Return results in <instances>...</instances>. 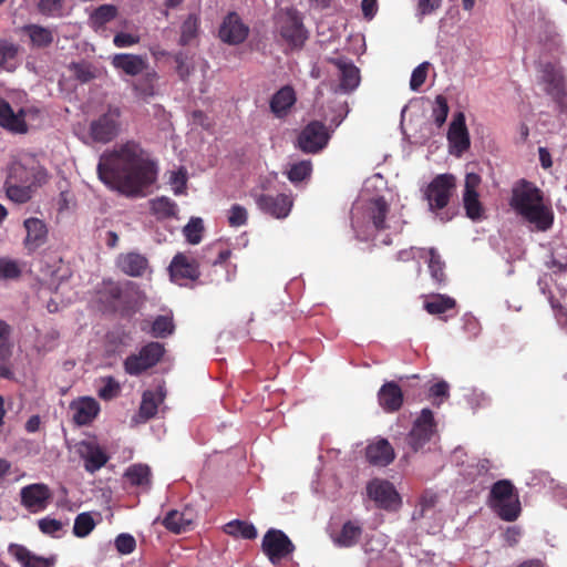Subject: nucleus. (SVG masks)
<instances>
[{
    "mask_svg": "<svg viewBox=\"0 0 567 567\" xmlns=\"http://www.w3.org/2000/svg\"><path fill=\"white\" fill-rule=\"evenodd\" d=\"M96 171L100 181L109 188L127 196L140 195L157 177L156 163L133 141L102 153Z\"/></svg>",
    "mask_w": 567,
    "mask_h": 567,
    "instance_id": "f257e3e1",
    "label": "nucleus"
},
{
    "mask_svg": "<svg viewBox=\"0 0 567 567\" xmlns=\"http://www.w3.org/2000/svg\"><path fill=\"white\" fill-rule=\"evenodd\" d=\"M405 221L391 210L389 203L381 196L358 202L352 208V228L360 240H372L390 245L391 236L402 231Z\"/></svg>",
    "mask_w": 567,
    "mask_h": 567,
    "instance_id": "f03ea898",
    "label": "nucleus"
},
{
    "mask_svg": "<svg viewBox=\"0 0 567 567\" xmlns=\"http://www.w3.org/2000/svg\"><path fill=\"white\" fill-rule=\"evenodd\" d=\"M511 206L517 215L539 231H546L553 226V210L544 202L542 190L532 183L523 181L514 187Z\"/></svg>",
    "mask_w": 567,
    "mask_h": 567,
    "instance_id": "7ed1b4c3",
    "label": "nucleus"
},
{
    "mask_svg": "<svg viewBox=\"0 0 567 567\" xmlns=\"http://www.w3.org/2000/svg\"><path fill=\"white\" fill-rule=\"evenodd\" d=\"M456 188V179L452 174H440L427 185L424 197L429 209L442 221H450L455 216V210L449 207Z\"/></svg>",
    "mask_w": 567,
    "mask_h": 567,
    "instance_id": "20e7f679",
    "label": "nucleus"
},
{
    "mask_svg": "<svg viewBox=\"0 0 567 567\" xmlns=\"http://www.w3.org/2000/svg\"><path fill=\"white\" fill-rule=\"evenodd\" d=\"M277 28L281 38L291 48H301L308 38L302 19L293 8H287L278 13Z\"/></svg>",
    "mask_w": 567,
    "mask_h": 567,
    "instance_id": "39448f33",
    "label": "nucleus"
},
{
    "mask_svg": "<svg viewBox=\"0 0 567 567\" xmlns=\"http://www.w3.org/2000/svg\"><path fill=\"white\" fill-rule=\"evenodd\" d=\"M47 173L33 156L24 155L11 163L8 171V183L35 186L45 181Z\"/></svg>",
    "mask_w": 567,
    "mask_h": 567,
    "instance_id": "423d86ee",
    "label": "nucleus"
},
{
    "mask_svg": "<svg viewBox=\"0 0 567 567\" xmlns=\"http://www.w3.org/2000/svg\"><path fill=\"white\" fill-rule=\"evenodd\" d=\"M327 62L331 66V72L338 78L339 84L336 86V93L350 94L360 85V70L354 65L352 60L342 56L327 58Z\"/></svg>",
    "mask_w": 567,
    "mask_h": 567,
    "instance_id": "0eeeda50",
    "label": "nucleus"
},
{
    "mask_svg": "<svg viewBox=\"0 0 567 567\" xmlns=\"http://www.w3.org/2000/svg\"><path fill=\"white\" fill-rule=\"evenodd\" d=\"M40 111L33 106L19 107L14 111L6 100L0 97V125L10 132L25 133L28 123L37 120Z\"/></svg>",
    "mask_w": 567,
    "mask_h": 567,
    "instance_id": "6e6552de",
    "label": "nucleus"
},
{
    "mask_svg": "<svg viewBox=\"0 0 567 567\" xmlns=\"http://www.w3.org/2000/svg\"><path fill=\"white\" fill-rule=\"evenodd\" d=\"M118 107H109V110L90 123L89 134L92 141L96 143H109L114 140L120 132Z\"/></svg>",
    "mask_w": 567,
    "mask_h": 567,
    "instance_id": "1a4fd4ad",
    "label": "nucleus"
},
{
    "mask_svg": "<svg viewBox=\"0 0 567 567\" xmlns=\"http://www.w3.org/2000/svg\"><path fill=\"white\" fill-rule=\"evenodd\" d=\"M435 435V422L431 410L423 409L413 422V426L405 437L406 445L412 452L422 450Z\"/></svg>",
    "mask_w": 567,
    "mask_h": 567,
    "instance_id": "9d476101",
    "label": "nucleus"
},
{
    "mask_svg": "<svg viewBox=\"0 0 567 567\" xmlns=\"http://www.w3.org/2000/svg\"><path fill=\"white\" fill-rule=\"evenodd\" d=\"M164 354V347L159 342H150L138 353L128 355L124 361L125 372L138 375L154 367Z\"/></svg>",
    "mask_w": 567,
    "mask_h": 567,
    "instance_id": "9b49d317",
    "label": "nucleus"
},
{
    "mask_svg": "<svg viewBox=\"0 0 567 567\" xmlns=\"http://www.w3.org/2000/svg\"><path fill=\"white\" fill-rule=\"evenodd\" d=\"M329 140L330 134L326 125L321 122L313 121L300 132L297 144L303 153L316 154L328 145Z\"/></svg>",
    "mask_w": 567,
    "mask_h": 567,
    "instance_id": "f8f14e48",
    "label": "nucleus"
},
{
    "mask_svg": "<svg viewBox=\"0 0 567 567\" xmlns=\"http://www.w3.org/2000/svg\"><path fill=\"white\" fill-rule=\"evenodd\" d=\"M540 81L546 93L550 95L560 107H566L567 91L561 69L550 63L543 65Z\"/></svg>",
    "mask_w": 567,
    "mask_h": 567,
    "instance_id": "ddd939ff",
    "label": "nucleus"
},
{
    "mask_svg": "<svg viewBox=\"0 0 567 567\" xmlns=\"http://www.w3.org/2000/svg\"><path fill=\"white\" fill-rule=\"evenodd\" d=\"M74 452L83 460L86 472L93 474L109 461L105 450L95 440H82L74 444Z\"/></svg>",
    "mask_w": 567,
    "mask_h": 567,
    "instance_id": "4468645a",
    "label": "nucleus"
},
{
    "mask_svg": "<svg viewBox=\"0 0 567 567\" xmlns=\"http://www.w3.org/2000/svg\"><path fill=\"white\" fill-rule=\"evenodd\" d=\"M249 27L236 12H229L221 21L218 37L229 45H237L246 41L249 35Z\"/></svg>",
    "mask_w": 567,
    "mask_h": 567,
    "instance_id": "2eb2a0df",
    "label": "nucleus"
},
{
    "mask_svg": "<svg viewBox=\"0 0 567 567\" xmlns=\"http://www.w3.org/2000/svg\"><path fill=\"white\" fill-rule=\"evenodd\" d=\"M261 546L272 564H277L293 550V545L288 536L278 529H269L262 538Z\"/></svg>",
    "mask_w": 567,
    "mask_h": 567,
    "instance_id": "dca6fc26",
    "label": "nucleus"
},
{
    "mask_svg": "<svg viewBox=\"0 0 567 567\" xmlns=\"http://www.w3.org/2000/svg\"><path fill=\"white\" fill-rule=\"evenodd\" d=\"M367 491L370 498L384 509H396L401 504L399 493L388 481L373 480L368 484Z\"/></svg>",
    "mask_w": 567,
    "mask_h": 567,
    "instance_id": "f3484780",
    "label": "nucleus"
},
{
    "mask_svg": "<svg viewBox=\"0 0 567 567\" xmlns=\"http://www.w3.org/2000/svg\"><path fill=\"white\" fill-rule=\"evenodd\" d=\"M549 268L551 274L544 275L538 280L539 289L543 293H546L549 282L553 281L560 297L567 302V259L558 260L553 258Z\"/></svg>",
    "mask_w": 567,
    "mask_h": 567,
    "instance_id": "a211bd4d",
    "label": "nucleus"
},
{
    "mask_svg": "<svg viewBox=\"0 0 567 567\" xmlns=\"http://www.w3.org/2000/svg\"><path fill=\"white\" fill-rule=\"evenodd\" d=\"M480 185L481 176L478 174H466L463 192V205L466 210V216L473 220L478 219L483 214V207L477 193Z\"/></svg>",
    "mask_w": 567,
    "mask_h": 567,
    "instance_id": "6ab92c4d",
    "label": "nucleus"
},
{
    "mask_svg": "<svg viewBox=\"0 0 567 567\" xmlns=\"http://www.w3.org/2000/svg\"><path fill=\"white\" fill-rule=\"evenodd\" d=\"M198 262L184 254H177L171 265L169 272L172 280L179 286L185 285L186 280H195L199 277Z\"/></svg>",
    "mask_w": 567,
    "mask_h": 567,
    "instance_id": "aec40b11",
    "label": "nucleus"
},
{
    "mask_svg": "<svg viewBox=\"0 0 567 567\" xmlns=\"http://www.w3.org/2000/svg\"><path fill=\"white\" fill-rule=\"evenodd\" d=\"M447 141L452 153L461 156L470 147V136L465 125V115L458 112L454 115L447 132Z\"/></svg>",
    "mask_w": 567,
    "mask_h": 567,
    "instance_id": "412c9836",
    "label": "nucleus"
},
{
    "mask_svg": "<svg viewBox=\"0 0 567 567\" xmlns=\"http://www.w3.org/2000/svg\"><path fill=\"white\" fill-rule=\"evenodd\" d=\"M21 503L30 512L43 511L51 497V492L45 484L37 483L24 486L21 492Z\"/></svg>",
    "mask_w": 567,
    "mask_h": 567,
    "instance_id": "4be33fe9",
    "label": "nucleus"
},
{
    "mask_svg": "<svg viewBox=\"0 0 567 567\" xmlns=\"http://www.w3.org/2000/svg\"><path fill=\"white\" fill-rule=\"evenodd\" d=\"M257 206L264 213L269 214L276 218H286L292 207V199L285 195H260L256 199Z\"/></svg>",
    "mask_w": 567,
    "mask_h": 567,
    "instance_id": "5701e85b",
    "label": "nucleus"
},
{
    "mask_svg": "<svg viewBox=\"0 0 567 567\" xmlns=\"http://www.w3.org/2000/svg\"><path fill=\"white\" fill-rule=\"evenodd\" d=\"M8 553L22 567H54L56 564L55 555H51L49 557L39 556L19 544L9 545Z\"/></svg>",
    "mask_w": 567,
    "mask_h": 567,
    "instance_id": "b1692460",
    "label": "nucleus"
},
{
    "mask_svg": "<svg viewBox=\"0 0 567 567\" xmlns=\"http://www.w3.org/2000/svg\"><path fill=\"white\" fill-rule=\"evenodd\" d=\"M70 410L75 424H90L100 412L99 402L91 396H82L71 402Z\"/></svg>",
    "mask_w": 567,
    "mask_h": 567,
    "instance_id": "393cba45",
    "label": "nucleus"
},
{
    "mask_svg": "<svg viewBox=\"0 0 567 567\" xmlns=\"http://www.w3.org/2000/svg\"><path fill=\"white\" fill-rule=\"evenodd\" d=\"M23 227L27 233L23 245L28 251H34L47 243L49 230L42 219L37 217L27 218L23 221Z\"/></svg>",
    "mask_w": 567,
    "mask_h": 567,
    "instance_id": "a878e982",
    "label": "nucleus"
},
{
    "mask_svg": "<svg viewBox=\"0 0 567 567\" xmlns=\"http://www.w3.org/2000/svg\"><path fill=\"white\" fill-rule=\"evenodd\" d=\"M379 405L385 412H395L403 404V392L394 381L385 382L378 391Z\"/></svg>",
    "mask_w": 567,
    "mask_h": 567,
    "instance_id": "bb28decb",
    "label": "nucleus"
},
{
    "mask_svg": "<svg viewBox=\"0 0 567 567\" xmlns=\"http://www.w3.org/2000/svg\"><path fill=\"white\" fill-rule=\"evenodd\" d=\"M112 64L115 69L122 70L131 76L143 73L147 66V59L143 55L131 53H117L112 58Z\"/></svg>",
    "mask_w": 567,
    "mask_h": 567,
    "instance_id": "cd10ccee",
    "label": "nucleus"
},
{
    "mask_svg": "<svg viewBox=\"0 0 567 567\" xmlns=\"http://www.w3.org/2000/svg\"><path fill=\"white\" fill-rule=\"evenodd\" d=\"M116 266L127 276L141 277L147 270L148 261L145 256L138 252H126L117 257Z\"/></svg>",
    "mask_w": 567,
    "mask_h": 567,
    "instance_id": "c85d7f7f",
    "label": "nucleus"
},
{
    "mask_svg": "<svg viewBox=\"0 0 567 567\" xmlns=\"http://www.w3.org/2000/svg\"><path fill=\"white\" fill-rule=\"evenodd\" d=\"M194 523V514L190 509L183 512L171 511L163 519V525L175 534H181L189 530Z\"/></svg>",
    "mask_w": 567,
    "mask_h": 567,
    "instance_id": "c756f323",
    "label": "nucleus"
},
{
    "mask_svg": "<svg viewBox=\"0 0 567 567\" xmlns=\"http://www.w3.org/2000/svg\"><path fill=\"white\" fill-rule=\"evenodd\" d=\"M368 461L378 466H385L394 458V451L386 440H379L367 447Z\"/></svg>",
    "mask_w": 567,
    "mask_h": 567,
    "instance_id": "7c9ffc66",
    "label": "nucleus"
},
{
    "mask_svg": "<svg viewBox=\"0 0 567 567\" xmlns=\"http://www.w3.org/2000/svg\"><path fill=\"white\" fill-rule=\"evenodd\" d=\"M296 102V94L291 86L286 85L278 90L270 100V110L277 117H284Z\"/></svg>",
    "mask_w": 567,
    "mask_h": 567,
    "instance_id": "2f4dec72",
    "label": "nucleus"
},
{
    "mask_svg": "<svg viewBox=\"0 0 567 567\" xmlns=\"http://www.w3.org/2000/svg\"><path fill=\"white\" fill-rule=\"evenodd\" d=\"M362 532V525L358 520H348L342 525L341 530L333 536V543L339 547H352L359 542Z\"/></svg>",
    "mask_w": 567,
    "mask_h": 567,
    "instance_id": "473e14b6",
    "label": "nucleus"
},
{
    "mask_svg": "<svg viewBox=\"0 0 567 567\" xmlns=\"http://www.w3.org/2000/svg\"><path fill=\"white\" fill-rule=\"evenodd\" d=\"M117 16V8L113 4H102L96 8L89 18L90 25L100 31Z\"/></svg>",
    "mask_w": 567,
    "mask_h": 567,
    "instance_id": "72a5a7b5",
    "label": "nucleus"
},
{
    "mask_svg": "<svg viewBox=\"0 0 567 567\" xmlns=\"http://www.w3.org/2000/svg\"><path fill=\"white\" fill-rule=\"evenodd\" d=\"M492 507L495 513L506 522L515 520L520 513V503L518 496L493 503Z\"/></svg>",
    "mask_w": 567,
    "mask_h": 567,
    "instance_id": "f704fd0d",
    "label": "nucleus"
},
{
    "mask_svg": "<svg viewBox=\"0 0 567 567\" xmlns=\"http://www.w3.org/2000/svg\"><path fill=\"white\" fill-rule=\"evenodd\" d=\"M226 534L234 537H241L244 539H254L257 537L256 527L247 522L234 519L224 526Z\"/></svg>",
    "mask_w": 567,
    "mask_h": 567,
    "instance_id": "c9c22d12",
    "label": "nucleus"
},
{
    "mask_svg": "<svg viewBox=\"0 0 567 567\" xmlns=\"http://www.w3.org/2000/svg\"><path fill=\"white\" fill-rule=\"evenodd\" d=\"M454 307L455 300L445 295H433L424 302V308L431 315H441Z\"/></svg>",
    "mask_w": 567,
    "mask_h": 567,
    "instance_id": "e433bc0d",
    "label": "nucleus"
},
{
    "mask_svg": "<svg viewBox=\"0 0 567 567\" xmlns=\"http://www.w3.org/2000/svg\"><path fill=\"white\" fill-rule=\"evenodd\" d=\"M18 45L0 40V68L12 71L18 64Z\"/></svg>",
    "mask_w": 567,
    "mask_h": 567,
    "instance_id": "4c0bfd02",
    "label": "nucleus"
},
{
    "mask_svg": "<svg viewBox=\"0 0 567 567\" xmlns=\"http://www.w3.org/2000/svg\"><path fill=\"white\" fill-rule=\"evenodd\" d=\"M125 477L133 485L148 486L151 483V468L144 464L131 465L125 472Z\"/></svg>",
    "mask_w": 567,
    "mask_h": 567,
    "instance_id": "58836bf2",
    "label": "nucleus"
},
{
    "mask_svg": "<svg viewBox=\"0 0 567 567\" xmlns=\"http://www.w3.org/2000/svg\"><path fill=\"white\" fill-rule=\"evenodd\" d=\"M38 10L41 14L47 17H64L68 14L66 0H39Z\"/></svg>",
    "mask_w": 567,
    "mask_h": 567,
    "instance_id": "ea45409f",
    "label": "nucleus"
},
{
    "mask_svg": "<svg viewBox=\"0 0 567 567\" xmlns=\"http://www.w3.org/2000/svg\"><path fill=\"white\" fill-rule=\"evenodd\" d=\"M151 209L158 218L174 217L178 210L176 203L165 196L151 200Z\"/></svg>",
    "mask_w": 567,
    "mask_h": 567,
    "instance_id": "a19ab883",
    "label": "nucleus"
},
{
    "mask_svg": "<svg viewBox=\"0 0 567 567\" xmlns=\"http://www.w3.org/2000/svg\"><path fill=\"white\" fill-rule=\"evenodd\" d=\"M423 258L427 261L429 270L433 280L439 284L442 282L444 280V262L441 260L440 255L435 249L431 248L425 250Z\"/></svg>",
    "mask_w": 567,
    "mask_h": 567,
    "instance_id": "79ce46f5",
    "label": "nucleus"
},
{
    "mask_svg": "<svg viewBox=\"0 0 567 567\" xmlns=\"http://www.w3.org/2000/svg\"><path fill=\"white\" fill-rule=\"evenodd\" d=\"M7 196L16 203L22 204L31 197V185L19 184V183H4Z\"/></svg>",
    "mask_w": 567,
    "mask_h": 567,
    "instance_id": "37998d69",
    "label": "nucleus"
},
{
    "mask_svg": "<svg viewBox=\"0 0 567 567\" xmlns=\"http://www.w3.org/2000/svg\"><path fill=\"white\" fill-rule=\"evenodd\" d=\"M230 255L231 251L229 249H220L219 244L214 243L203 249L202 258L204 261L216 266L226 261Z\"/></svg>",
    "mask_w": 567,
    "mask_h": 567,
    "instance_id": "c03bdc74",
    "label": "nucleus"
},
{
    "mask_svg": "<svg viewBox=\"0 0 567 567\" xmlns=\"http://www.w3.org/2000/svg\"><path fill=\"white\" fill-rule=\"evenodd\" d=\"M312 173V164L309 159L299 161L290 165L288 169V178L291 183L297 184L310 177Z\"/></svg>",
    "mask_w": 567,
    "mask_h": 567,
    "instance_id": "a18cd8bd",
    "label": "nucleus"
},
{
    "mask_svg": "<svg viewBox=\"0 0 567 567\" xmlns=\"http://www.w3.org/2000/svg\"><path fill=\"white\" fill-rule=\"evenodd\" d=\"M174 330V323L171 316L162 315L157 316L150 329V333L155 338H165L169 336Z\"/></svg>",
    "mask_w": 567,
    "mask_h": 567,
    "instance_id": "49530a36",
    "label": "nucleus"
},
{
    "mask_svg": "<svg viewBox=\"0 0 567 567\" xmlns=\"http://www.w3.org/2000/svg\"><path fill=\"white\" fill-rule=\"evenodd\" d=\"M163 400L162 396L156 398L152 391H146L143 394L142 403L140 406V416L143 420L153 417L157 412L158 403Z\"/></svg>",
    "mask_w": 567,
    "mask_h": 567,
    "instance_id": "de8ad7c7",
    "label": "nucleus"
},
{
    "mask_svg": "<svg viewBox=\"0 0 567 567\" xmlns=\"http://www.w3.org/2000/svg\"><path fill=\"white\" fill-rule=\"evenodd\" d=\"M203 230V219L199 217H192L183 228V234L189 244L197 245L202 240Z\"/></svg>",
    "mask_w": 567,
    "mask_h": 567,
    "instance_id": "09e8293b",
    "label": "nucleus"
},
{
    "mask_svg": "<svg viewBox=\"0 0 567 567\" xmlns=\"http://www.w3.org/2000/svg\"><path fill=\"white\" fill-rule=\"evenodd\" d=\"M197 31H198V19L196 16L189 14L187 17V19L182 24L179 44L181 45L189 44L196 38Z\"/></svg>",
    "mask_w": 567,
    "mask_h": 567,
    "instance_id": "8fccbe9b",
    "label": "nucleus"
},
{
    "mask_svg": "<svg viewBox=\"0 0 567 567\" xmlns=\"http://www.w3.org/2000/svg\"><path fill=\"white\" fill-rule=\"evenodd\" d=\"M95 527V522L90 513H81L74 519L73 533L76 537H86Z\"/></svg>",
    "mask_w": 567,
    "mask_h": 567,
    "instance_id": "3c124183",
    "label": "nucleus"
},
{
    "mask_svg": "<svg viewBox=\"0 0 567 567\" xmlns=\"http://www.w3.org/2000/svg\"><path fill=\"white\" fill-rule=\"evenodd\" d=\"M168 183L175 195L185 194L187 185V169L181 166L177 169L171 171L168 176Z\"/></svg>",
    "mask_w": 567,
    "mask_h": 567,
    "instance_id": "603ef678",
    "label": "nucleus"
},
{
    "mask_svg": "<svg viewBox=\"0 0 567 567\" xmlns=\"http://www.w3.org/2000/svg\"><path fill=\"white\" fill-rule=\"evenodd\" d=\"M514 486L508 481L496 482L491 489V505L509 497H515Z\"/></svg>",
    "mask_w": 567,
    "mask_h": 567,
    "instance_id": "864d4df0",
    "label": "nucleus"
},
{
    "mask_svg": "<svg viewBox=\"0 0 567 567\" xmlns=\"http://www.w3.org/2000/svg\"><path fill=\"white\" fill-rule=\"evenodd\" d=\"M28 33L33 44L45 47L53 41L51 30L40 25H29Z\"/></svg>",
    "mask_w": 567,
    "mask_h": 567,
    "instance_id": "5fc2aeb1",
    "label": "nucleus"
},
{
    "mask_svg": "<svg viewBox=\"0 0 567 567\" xmlns=\"http://www.w3.org/2000/svg\"><path fill=\"white\" fill-rule=\"evenodd\" d=\"M21 275V267L17 260L0 258V280L17 279Z\"/></svg>",
    "mask_w": 567,
    "mask_h": 567,
    "instance_id": "6e6d98bb",
    "label": "nucleus"
},
{
    "mask_svg": "<svg viewBox=\"0 0 567 567\" xmlns=\"http://www.w3.org/2000/svg\"><path fill=\"white\" fill-rule=\"evenodd\" d=\"M449 111L450 107L446 97L443 95H437L433 104L432 117L439 127L445 123Z\"/></svg>",
    "mask_w": 567,
    "mask_h": 567,
    "instance_id": "4d7b16f0",
    "label": "nucleus"
},
{
    "mask_svg": "<svg viewBox=\"0 0 567 567\" xmlns=\"http://www.w3.org/2000/svg\"><path fill=\"white\" fill-rule=\"evenodd\" d=\"M11 327L3 320H0V359L6 360L11 355Z\"/></svg>",
    "mask_w": 567,
    "mask_h": 567,
    "instance_id": "13d9d810",
    "label": "nucleus"
},
{
    "mask_svg": "<svg viewBox=\"0 0 567 567\" xmlns=\"http://www.w3.org/2000/svg\"><path fill=\"white\" fill-rule=\"evenodd\" d=\"M102 385L97 393L103 400H111L120 393V383L113 377H106L101 380Z\"/></svg>",
    "mask_w": 567,
    "mask_h": 567,
    "instance_id": "bf43d9fd",
    "label": "nucleus"
},
{
    "mask_svg": "<svg viewBox=\"0 0 567 567\" xmlns=\"http://www.w3.org/2000/svg\"><path fill=\"white\" fill-rule=\"evenodd\" d=\"M38 525L43 534L50 535L52 537H60L63 529L62 522L51 517L41 518L38 522Z\"/></svg>",
    "mask_w": 567,
    "mask_h": 567,
    "instance_id": "052dcab7",
    "label": "nucleus"
},
{
    "mask_svg": "<svg viewBox=\"0 0 567 567\" xmlns=\"http://www.w3.org/2000/svg\"><path fill=\"white\" fill-rule=\"evenodd\" d=\"M429 68V62H422L412 71L410 79V89L412 91H419V89L424 84Z\"/></svg>",
    "mask_w": 567,
    "mask_h": 567,
    "instance_id": "680f3d73",
    "label": "nucleus"
},
{
    "mask_svg": "<svg viewBox=\"0 0 567 567\" xmlns=\"http://www.w3.org/2000/svg\"><path fill=\"white\" fill-rule=\"evenodd\" d=\"M114 545L120 554L130 555L136 547V540L131 534L122 533L115 538Z\"/></svg>",
    "mask_w": 567,
    "mask_h": 567,
    "instance_id": "e2e57ef3",
    "label": "nucleus"
},
{
    "mask_svg": "<svg viewBox=\"0 0 567 567\" xmlns=\"http://www.w3.org/2000/svg\"><path fill=\"white\" fill-rule=\"evenodd\" d=\"M248 219L247 209L238 204L230 207L228 212V223L231 227H240L246 225Z\"/></svg>",
    "mask_w": 567,
    "mask_h": 567,
    "instance_id": "0e129e2a",
    "label": "nucleus"
},
{
    "mask_svg": "<svg viewBox=\"0 0 567 567\" xmlns=\"http://www.w3.org/2000/svg\"><path fill=\"white\" fill-rule=\"evenodd\" d=\"M141 37L136 33L118 32L114 35L113 43L116 48H130L140 43Z\"/></svg>",
    "mask_w": 567,
    "mask_h": 567,
    "instance_id": "69168bd1",
    "label": "nucleus"
},
{
    "mask_svg": "<svg viewBox=\"0 0 567 567\" xmlns=\"http://www.w3.org/2000/svg\"><path fill=\"white\" fill-rule=\"evenodd\" d=\"M549 302L555 311V318L558 326L567 333V311L566 309L554 300L553 292L548 290Z\"/></svg>",
    "mask_w": 567,
    "mask_h": 567,
    "instance_id": "338daca9",
    "label": "nucleus"
},
{
    "mask_svg": "<svg viewBox=\"0 0 567 567\" xmlns=\"http://www.w3.org/2000/svg\"><path fill=\"white\" fill-rule=\"evenodd\" d=\"M442 0H419L416 16L421 20L423 17L433 13L441 7Z\"/></svg>",
    "mask_w": 567,
    "mask_h": 567,
    "instance_id": "774afa93",
    "label": "nucleus"
}]
</instances>
